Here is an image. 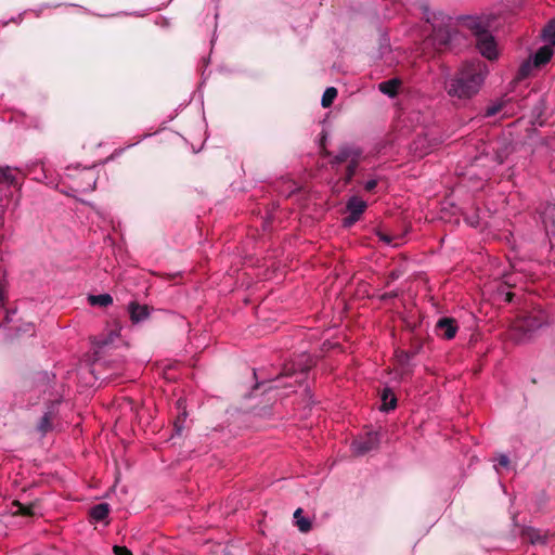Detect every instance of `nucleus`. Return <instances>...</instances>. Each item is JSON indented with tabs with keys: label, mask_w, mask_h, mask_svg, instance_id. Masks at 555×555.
Returning a JSON list of instances; mask_svg holds the SVG:
<instances>
[{
	"label": "nucleus",
	"mask_w": 555,
	"mask_h": 555,
	"mask_svg": "<svg viewBox=\"0 0 555 555\" xmlns=\"http://www.w3.org/2000/svg\"><path fill=\"white\" fill-rule=\"evenodd\" d=\"M487 74V65L481 61L464 63L447 82L448 94L461 100L473 98L480 90Z\"/></svg>",
	"instance_id": "1"
},
{
	"label": "nucleus",
	"mask_w": 555,
	"mask_h": 555,
	"mask_svg": "<svg viewBox=\"0 0 555 555\" xmlns=\"http://www.w3.org/2000/svg\"><path fill=\"white\" fill-rule=\"evenodd\" d=\"M426 21L433 26V35L430 41L436 47L437 50L442 51L449 49L455 34L449 28V25L443 23L444 17L441 18V24H438L439 20L436 14H433V17L426 11L425 13Z\"/></svg>",
	"instance_id": "2"
},
{
	"label": "nucleus",
	"mask_w": 555,
	"mask_h": 555,
	"mask_svg": "<svg viewBox=\"0 0 555 555\" xmlns=\"http://www.w3.org/2000/svg\"><path fill=\"white\" fill-rule=\"evenodd\" d=\"M546 323L547 315L544 311L539 310L529 313L516 324V328L524 333L518 339H525L528 333L541 328Z\"/></svg>",
	"instance_id": "3"
},
{
	"label": "nucleus",
	"mask_w": 555,
	"mask_h": 555,
	"mask_svg": "<svg viewBox=\"0 0 555 555\" xmlns=\"http://www.w3.org/2000/svg\"><path fill=\"white\" fill-rule=\"evenodd\" d=\"M476 47L482 56L492 61L498 57V47L494 37L487 31L480 37L476 38Z\"/></svg>",
	"instance_id": "4"
},
{
	"label": "nucleus",
	"mask_w": 555,
	"mask_h": 555,
	"mask_svg": "<svg viewBox=\"0 0 555 555\" xmlns=\"http://www.w3.org/2000/svg\"><path fill=\"white\" fill-rule=\"evenodd\" d=\"M379 442L378 433H367L366 438L356 439L351 443L352 453L354 455H364L374 448H377Z\"/></svg>",
	"instance_id": "5"
},
{
	"label": "nucleus",
	"mask_w": 555,
	"mask_h": 555,
	"mask_svg": "<svg viewBox=\"0 0 555 555\" xmlns=\"http://www.w3.org/2000/svg\"><path fill=\"white\" fill-rule=\"evenodd\" d=\"M25 175L17 168L10 166L0 167V184H7L20 189L23 184Z\"/></svg>",
	"instance_id": "6"
},
{
	"label": "nucleus",
	"mask_w": 555,
	"mask_h": 555,
	"mask_svg": "<svg viewBox=\"0 0 555 555\" xmlns=\"http://www.w3.org/2000/svg\"><path fill=\"white\" fill-rule=\"evenodd\" d=\"M461 24L469 29L476 38L489 31L490 24L480 16H465L461 18Z\"/></svg>",
	"instance_id": "7"
},
{
	"label": "nucleus",
	"mask_w": 555,
	"mask_h": 555,
	"mask_svg": "<svg viewBox=\"0 0 555 555\" xmlns=\"http://www.w3.org/2000/svg\"><path fill=\"white\" fill-rule=\"evenodd\" d=\"M540 217L544 224L546 234L555 237V203H545L540 210Z\"/></svg>",
	"instance_id": "8"
},
{
	"label": "nucleus",
	"mask_w": 555,
	"mask_h": 555,
	"mask_svg": "<svg viewBox=\"0 0 555 555\" xmlns=\"http://www.w3.org/2000/svg\"><path fill=\"white\" fill-rule=\"evenodd\" d=\"M459 326L453 318H441L436 324V331L443 338L450 340L453 339L457 333Z\"/></svg>",
	"instance_id": "9"
},
{
	"label": "nucleus",
	"mask_w": 555,
	"mask_h": 555,
	"mask_svg": "<svg viewBox=\"0 0 555 555\" xmlns=\"http://www.w3.org/2000/svg\"><path fill=\"white\" fill-rule=\"evenodd\" d=\"M152 308L147 305H140L137 301H130L128 305V312L130 320L133 323H140L150 318Z\"/></svg>",
	"instance_id": "10"
},
{
	"label": "nucleus",
	"mask_w": 555,
	"mask_h": 555,
	"mask_svg": "<svg viewBox=\"0 0 555 555\" xmlns=\"http://www.w3.org/2000/svg\"><path fill=\"white\" fill-rule=\"evenodd\" d=\"M361 151L349 145H343L339 147L338 153L331 160V165H338L346 162L352 160V158H360Z\"/></svg>",
	"instance_id": "11"
},
{
	"label": "nucleus",
	"mask_w": 555,
	"mask_h": 555,
	"mask_svg": "<svg viewBox=\"0 0 555 555\" xmlns=\"http://www.w3.org/2000/svg\"><path fill=\"white\" fill-rule=\"evenodd\" d=\"M554 54V49L550 44H545L537 50V52L530 57L533 61L535 67H542L547 64Z\"/></svg>",
	"instance_id": "12"
},
{
	"label": "nucleus",
	"mask_w": 555,
	"mask_h": 555,
	"mask_svg": "<svg viewBox=\"0 0 555 555\" xmlns=\"http://www.w3.org/2000/svg\"><path fill=\"white\" fill-rule=\"evenodd\" d=\"M402 90H403V85L399 78H393L388 81H384L383 92H384V94H386L390 98L396 96L398 93L402 92Z\"/></svg>",
	"instance_id": "13"
},
{
	"label": "nucleus",
	"mask_w": 555,
	"mask_h": 555,
	"mask_svg": "<svg viewBox=\"0 0 555 555\" xmlns=\"http://www.w3.org/2000/svg\"><path fill=\"white\" fill-rule=\"evenodd\" d=\"M108 513H109V505L107 503H100V504L94 505L90 509L89 514H90V517L94 521H103L108 516Z\"/></svg>",
	"instance_id": "14"
},
{
	"label": "nucleus",
	"mask_w": 555,
	"mask_h": 555,
	"mask_svg": "<svg viewBox=\"0 0 555 555\" xmlns=\"http://www.w3.org/2000/svg\"><path fill=\"white\" fill-rule=\"evenodd\" d=\"M296 526L300 532H309L311 530V521L308 518L302 517V508H297L294 513Z\"/></svg>",
	"instance_id": "15"
},
{
	"label": "nucleus",
	"mask_w": 555,
	"mask_h": 555,
	"mask_svg": "<svg viewBox=\"0 0 555 555\" xmlns=\"http://www.w3.org/2000/svg\"><path fill=\"white\" fill-rule=\"evenodd\" d=\"M365 208H366L365 202H363L362 199H360L356 196L351 197L347 203L348 211L353 215L361 216L363 214V211L365 210Z\"/></svg>",
	"instance_id": "16"
},
{
	"label": "nucleus",
	"mask_w": 555,
	"mask_h": 555,
	"mask_svg": "<svg viewBox=\"0 0 555 555\" xmlns=\"http://www.w3.org/2000/svg\"><path fill=\"white\" fill-rule=\"evenodd\" d=\"M542 38L546 44L555 46V18L551 20L542 30Z\"/></svg>",
	"instance_id": "17"
},
{
	"label": "nucleus",
	"mask_w": 555,
	"mask_h": 555,
	"mask_svg": "<svg viewBox=\"0 0 555 555\" xmlns=\"http://www.w3.org/2000/svg\"><path fill=\"white\" fill-rule=\"evenodd\" d=\"M88 301L91 306L107 307L113 302V297L109 294L90 295Z\"/></svg>",
	"instance_id": "18"
},
{
	"label": "nucleus",
	"mask_w": 555,
	"mask_h": 555,
	"mask_svg": "<svg viewBox=\"0 0 555 555\" xmlns=\"http://www.w3.org/2000/svg\"><path fill=\"white\" fill-rule=\"evenodd\" d=\"M397 406V399L388 387H384V413L395 410Z\"/></svg>",
	"instance_id": "19"
},
{
	"label": "nucleus",
	"mask_w": 555,
	"mask_h": 555,
	"mask_svg": "<svg viewBox=\"0 0 555 555\" xmlns=\"http://www.w3.org/2000/svg\"><path fill=\"white\" fill-rule=\"evenodd\" d=\"M337 93H338V92H337V89H336V88H334V87H328V88L324 91V93H323V95H322V99H321V104H322V106H323L324 108L330 107V106L333 104L334 100L336 99Z\"/></svg>",
	"instance_id": "20"
},
{
	"label": "nucleus",
	"mask_w": 555,
	"mask_h": 555,
	"mask_svg": "<svg viewBox=\"0 0 555 555\" xmlns=\"http://www.w3.org/2000/svg\"><path fill=\"white\" fill-rule=\"evenodd\" d=\"M13 505L16 506V509L13 511V515H20V516H33L34 515V504H22L20 501H14Z\"/></svg>",
	"instance_id": "21"
},
{
	"label": "nucleus",
	"mask_w": 555,
	"mask_h": 555,
	"mask_svg": "<svg viewBox=\"0 0 555 555\" xmlns=\"http://www.w3.org/2000/svg\"><path fill=\"white\" fill-rule=\"evenodd\" d=\"M358 165H359V158H352V160L349 162V164L346 168L345 177H344L345 184H348L351 182V180L353 179V177L356 175Z\"/></svg>",
	"instance_id": "22"
},
{
	"label": "nucleus",
	"mask_w": 555,
	"mask_h": 555,
	"mask_svg": "<svg viewBox=\"0 0 555 555\" xmlns=\"http://www.w3.org/2000/svg\"><path fill=\"white\" fill-rule=\"evenodd\" d=\"M535 65H533V61L531 59H528L525 61L519 69H518V78L524 79L531 75L532 70L535 69Z\"/></svg>",
	"instance_id": "23"
},
{
	"label": "nucleus",
	"mask_w": 555,
	"mask_h": 555,
	"mask_svg": "<svg viewBox=\"0 0 555 555\" xmlns=\"http://www.w3.org/2000/svg\"><path fill=\"white\" fill-rule=\"evenodd\" d=\"M405 232L398 235V236H390L386 233H384V236H383V240H384V245L385 244H391L393 247H397V246H400L401 244H403L405 242Z\"/></svg>",
	"instance_id": "24"
},
{
	"label": "nucleus",
	"mask_w": 555,
	"mask_h": 555,
	"mask_svg": "<svg viewBox=\"0 0 555 555\" xmlns=\"http://www.w3.org/2000/svg\"><path fill=\"white\" fill-rule=\"evenodd\" d=\"M52 428V423H51V416L49 413H46L39 424H38V430L41 431L42 434H46L48 433L50 429Z\"/></svg>",
	"instance_id": "25"
},
{
	"label": "nucleus",
	"mask_w": 555,
	"mask_h": 555,
	"mask_svg": "<svg viewBox=\"0 0 555 555\" xmlns=\"http://www.w3.org/2000/svg\"><path fill=\"white\" fill-rule=\"evenodd\" d=\"M528 537L532 544H545L546 543V535L542 534L538 530H530L528 533Z\"/></svg>",
	"instance_id": "26"
},
{
	"label": "nucleus",
	"mask_w": 555,
	"mask_h": 555,
	"mask_svg": "<svg viewBox=\"0 0 555 555\" xmlns=\"http://www.w3.org/2000/svg\"><path fill=\"white\" fill-rule=\"evenodd\" d=\"M113 553L115 555H132V552L128 547L120 545H114Z\"/></svg>",
	"instance_id": "27"
},
{
	"label": "nucleus",
	"mask_w": 555,
	"mask_h": 555,
	"mask_svg": "<svg viewBox=\"0 0 555 555\" xmlns=\"http://www.w3.org/2000/svg\"><path fill=\"white\" fill-rule=\"evenodd\" d=\"M501 111V105H491L486 109V116L491 117L496 115Z\"/></svg>",
	"instance_id": "28"
},
{
	"label": "nucleus",
	"mask_w": 555,
	"mask_h": 555,
	"mask_svg": "<svg viewBox=\"0 0 555 555\" xmlns=\"http://www.w3.org/2000/svg\"><path fill=\"white\" fill-rule=\"evenodd\" d=\"M498 464L502 467H507L509 464V459L505 454H501L498 459Z\"/></svg>",
	"instance_id": "29"
},
{
	"label": "nucleus",
	"mask_w": 555,
	"mask_h": 555,
	"mask_svg": "<svg viewBox=\"0 0 555 555\" xmlns=\"http://www.w3.org/2000/svg\"><path fill=\"white\" fill-rule=\"evenodd\" d=\"M360 218L359 215H353L350 212V215L348 217L345 218V223L346 224H352L354 223L356 221H358Z\"/></svg>",
	"instance_id": "30"
},
{
	"label": "nucleus",
	"mask_w": 555,
	"mask_h": 555,
	"mask_svg": "<svg viewBox=\"0 0 555 555\" xmlns=\"http://www.w3.org/2000/svg\"><path fill=\"white\" fill-rule=\"evenodd\" d=\"M377 185V180H370L364 184V189L367 192L373 191Z\"/></svg>",
	"instance_id": "31"
},
{
	"label": "nucleus",
	"mask_w": 555,
	"mask_h": 555,
	"mask_svg": "<svg viewBox=\"0 0 555 555\" xmlns=\"http://www.w3.org/2000/svg\"><path fill=\"white\" fill-rule=\"evenodd\" d=\"M295 373L294 366L292 367H285L282 375L284 376H291Z\"/></svg>",
	"instance_id": "32"
},
{
	"label": "nucleus",
	"mask_w": 555,
	"mask_h": 555,
	"mask_svg": "<svg viewBox=\"0 0 555 555\" xmlns=\"http://www.w3.org/2000/svg\"><path fill=\"white\" fill-rule=\"evenodd\" d=\"M391 1H392V2L395 3V5H396L395 11H398V9H399V7H400V0H391Z\"/></svg>",
	"instance_id": "33"
},
{
	"label": "nucleus",
	"mask_w": 555,
	"mask_h": 555,
	"mask_svg": "<svg viewBox=\"0 0 555 555\" xmlns=\"http://www.w3.org/2000/svg\"><path fill=\"white\" fill-rule=\"evenodd\" d=\"M376 234L382 238V229L379 227H376Z\"/></svg>",
	"instance_id": "34"
},
{
	"label": "nucleus",
	"mask_w": 555,
	"mask_h": 555,
	"mask_svg": "<svg viewBox=\"0 0 555 555\" xmlns=\"http://www.w3.org/2000/svg\"><path fill=\"white\" fill-rule=\"evenodd\" d=\"M309 370V366L307 367H301L300 371H301V374H306Z\"/></svg>",
	"instance_id": "35"
},
{
	"label": "nucleus",
	"mask_w": 555,
	"mask_h": 555,
	"mask_svg": "<svg viewBox=\"0 0 555 555\" xmlns=\"http://www.w3.org/2000/svg\"><path fill=\"white\" fill-rule=\"evenodd\" d=\"M3 305V295L2 293L0 292V306Z\"/></svg>",
	"instance_id": "36"
},
{
	"label": "nucleus",
	"mask_w": 555,
	"mask_h": 555,
	"mask_svg": "<svg viewBox=\"0 0 555 555\" xmlns=\"http://www.w3.org/2000/svg\"><path fill=\"white\" fill-rule=\"evenodd\" d=\"M322 153H323L324 155H326V156H327V155H330V152H328V151H326L325 149H323V152H322Z\"/></svg>",
	"instance_id": "37"
},
{
	"label": "nucleus",
	"mask_w": 555,
	"mask_h": 555,
	"mask_svg": "<svg viewBox=\"0 0 555 555\" xmlns=\"http://www.w3.org/2000/svg\"><path fill=\"white\" fill-rule=\"evenodd\" d=\"M378 90L382 91V82L377 86Z\"/></svg>",
	"instance_id": "38"
},
{
	"label": "nucleus",
	"mask_w": 555,
	"mask_h": 555,
	"mask_svg": "<svg viewBox=\"0 0 555 555\" xmlns=\"http://www.w3.org/2000/svg\"><path fill=\"white\" fill-rule=\"evenodd\" d=\"M425 154H427V151H424V152L420 153V156H423Z\"/></svg>",
	"instance_id": "39"
}]
</instances>
